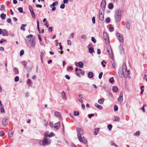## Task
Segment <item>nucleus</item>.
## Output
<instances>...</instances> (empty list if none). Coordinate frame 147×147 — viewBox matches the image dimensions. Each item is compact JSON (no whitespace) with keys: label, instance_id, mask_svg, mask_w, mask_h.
<instances>
[{"label":"nucleus","instance_id":"f257e3e1","mask_svg":"<svg viewBox=\"0 0 147 147\" xmlns=\"http://www.w3.org/2000/svg\"><path fill=\"white\" fill-rule=\"evenodd\" d=\"M78 137L80 141L83 142L85 144L87 143V142L86 139H84L83 136V132L82 130L80 128L77 129Z\"/></svg>","mask_w":147,"mask_h":147},{"label":"nucleus","instance_id":"f03ea898","mask_svg":"<svg viewBox=\"0 0 147 147\" xmlns=\"http://www.w3.org/2000/svg\"><path fill=\"white\" fill-rule=\"evenodd\" d=\"M39 144L42 146H47L51 143V140L50 138L47 137H44L43 140H40Z\"/></svg>","mask_w":147,"mask_h":147},{"label":"nucleus","instance_id":"7ed1b4c3","mask_svg":"<svg viewBox=\"0 0 147 147\" xmlns=\"http://www.w3.org/2000/svg\"><path fill=\"white\" fill-rule=\"evenodd\" d=\"M121 11L119 9L115 11L114 15L115 20L117 22L119 21L121 19Z\"/></svg>","mask_w":147,"mask_h":147},{"label":"nucleus","instance_id":"20e7f679","mask_svg":"<svg viewBox=\"0 0 147 147\" xmlns=\"http://www.w3.org/2000/svg\"><path fill=\"white\" fill-rule=\"evenodd\" d=\"M123 71L124 77L125 78H127L130 74L129 71L127 70V67L125 64H123Z\"/></svg>","mask_w":147,"mask_h":147},{"label":"nucleus","instance_id":"39448f33","mask_svg":"<svg viewBox=\"0 0 147 147\" xmlns=\"http://www.w3.org/2000/svg\"><path fill=\"white\" fill-rule=\"evenodd\" d=\"M103 36L105 40L106 44L109 45V38L107 34L105 32H104L103 33Z\"/></svg>","mask_w":147,"mask_h":147},{"label":"nucleus","instance_id":"423d86ee","mask_svg":"<svg viewBox=\"0 0 147 147\" xmlns=\"http://www.w3.org/2000/svg\"><path fill=\"white\" fill-rule=\"evenodd\" d=\"M116 36L117 39L119 40V41L121 42H123L124 40V37L123 35L119 33L116 34Z\"/></svg>","mask_w":147,"mask_h":147},{"label":"nucleus","instance_id":"0eeeda50","mask_svg":"<svg viewBox=\"0 0 147 147\" xmlns=\"http://www.w3.org/2000/svg\"><path fill=\"white\" fill-rule=\"evenodd\" d=\"M8 118L7 117L4 118L2 120V124L4 126H6L8 124Z\"/></svg>","mask_w":147,"mask_h":147},{"label":"nucleus","instance_id":"6e6552de","mask_svg":"<svg viewBox=\"0 0 147 147\" xmlns=\"http://www.w3.org/2000/svg\"><path fill=\"white\" fill-rule=\"evenodd\" d=\"M29 42L30 43V46L34 48L35 46V40L34 38H33L30 39Z\"/></svg>","mask_w":147,"mask_h":147},{"label":"nucleus","instance_id":"1a4fd4ad","mask_svg":"<svg viewBox=\"0 0 147 147\" xmlns=\"http://www.w3.org/2000/svg\"><path fill=\"white\" fill-rule=\"evenodd\" d=\"M107 51L110 55V58L112 59L113 58V52L110 46L108 47L107 48Z\"/></svg>","mask_w":147,"mask_h":147},{"label":"nucleus","instance_id":"9d476101","mask_svg":"<svg viewBox=\"0 0 147 147\" xmlns=\"http://www.w3.org/2000/svg\"><path fill=\"white\" fill-rule=\"evenodd\" d=\"M106 6V3L105 0H102L100 4V7L104 11L105 10Z\"/></svg>","mask_w":147,"mask_h":147},{"label":"nucleus","instance_id":"9b49d317","mask_svg":"<svg viewBox=\"0 0 147 147\" xmlns=\"http://www.w3.org/2000/svg\"><path fill=\"white\" fill-rule=\"evenodd\" d=\"M123 94L122 92H121L118 98V101L120 104H121L123 101Z\"/></svg>","mask_w":147,"mask_h":147},{"label":"nucleus","instance_id":"f8f14e48","mask_svg":"<svg viewBox=\"0 0 147 147\" xmlns=\"http://www.w3.org/2000/svg\"><path fill=\"white\" fill-rule=\"evenodd\" d=\"M2 34L3 36H9L8 32L6 29L2 30Z\"/></svg>","mask_w":147,"mask_h":147},{"label":"nucleus","instance_id":"ddd939ff","mask_svg":"<svg viewBox=\"0 0 147 147\" xmlns=\"http://www.w3.org/2000/svg\"><path fill=\"white\" fill-rule=\"evenodd\" d=\"M119 75L120 77H122L124 76L123 71V68L122 69H120L119 70Z\"/></svg>","mask_w":147,"mask_h":147},{"label":"nucleus","instance_id":"4468645a","mask_svg":"<svg viewBox=\"0 0 147 147\" xmlns=\"http://www.w3.org/2000/svg\"><path fill=\"white\" fill-rule=\"evenodd\" d=\"M99 19L101 21H102L104 19V15L102 12H99Z\"/></svg>","mask_w":147,"mask_h":147},{"label":"nucleus","instance_id":"2eb2a0df","mask_svg":"<svg viewBox=\"0 0 147 147\" xmlns=\"http://www.w3.org/2000/svg\"><path fill=\"white\" fill-rule=\"evenodd\" d=\"M60 123L59 122L55 123L54 125V127L57 129H58L60 127Z\"/></svg>","mask_w":147,"mask_h":147},{"label":"nucleus","instance_id":"dca6fc26","mask_svg":"<svg viewBox=\"0 0 147 147\" xmlns=\"http://www.w3.org/2000/svg\"><path fill=\"white\" fill-rule=\"evenodd\" d=\"M112 3H109L108 4V8L110 9H112L113 8L114 6Z\"/></svg>","mask_w":147,"mask_h":147},{"label":"nucleus","instance_id":"f3484780","mask_svg":"<svg viewBox=\"0 0 147 147\" xmlns=\"http://www.w3.org/2000/svg\"><path fill=\"white\" fill-rule=\"evenodd\" d=\"M95 106L99 109H102L103 108V107L101 105H98L97 103H95Z\"/></svg>","mask_w":147,"mask_h":147},{"label":"nucleus","instance_id":"a211bd4d","mask_svg":"<svg viewBox=\"0 0 147 147\" xmlns=\"http://www.w3.org/2000/svg\"><path fill=\"white\" fill-rule=\"evenodd\" d=\"M58 3L57 1H55L52 4L50 5V7L51 8L52 7H54L55 5H57L58 4Z\"/></svg>","mask_w":147,"mask_h":147},{"label":"nucleus","instance_id":"6ab92c4d","mask_svg":"<svg viewBox=\"0 0 147 147\" xmlns=\"http://www.w3.org/2000/svg\"><path fill=\"white\" fill-rule=\"evenodd\" d=\"M111 65L112 67L115 69L116 67V65L114 61L113 60H112V61H111Z\"/></svg>","mask_w":147,"mask_h":147},{"label":"nucleus","instance_id":"aec40b11","mask_svg":"<svg viewBox=\"0 0 147 147\" xmlns=\"http://www.w3.org/2000/svg\"><path fill=\"white\" fill-rule=\"evenodd\" d=\"M88 76L89 78H92L94 76L92 72H89L88 73Z\"/></svg>","mask_w":147,"mask_h":147},{"label":"nucleus","instance_id":"412c9836","mask_svg":"<svg viewBox=\"0 0 147 147\" xmlns=\"http://www.w3.org/2000/svg\"><path fill=\"white\" fill-rule=\"evenodd\" d=\"M105 99L103 98H101V99H99L98 100V102L99 104L100 105L102 104L104 101Z\"/></svg>","mask_w":147,"mask_h":147},{"label":"nucleus","instance_id":"4be33fe9","mask_svg":"<svg viewBox=\"0 0 147 147\" xmlns=\"http://www.w3.org/2000/svg\"><path fill=\"white\" fill-rule=\"evenodd\" d=\"M13 71L16 75L18 74L19 73V71L18 69V68L16 67H14V68Z\"/></svg>","mask_w":147,"mask_h":147},{"label":"nucleus","instance_id":"5701e85b","mask_svg":"<svg viewBox=\"0 0 147 147\" xmlns=\"http://www.w3.org/2000/svg\"><path fill=\"white\" fill-rule=\"evenodd\" d=\"M55 114L56 116L58 118H60L61 115L60 113L57 111H56L55 113Z\"/></svg>","mask_w":147,"mask_h":147},{"label":"nucleus","instance_id":"b1692460","mask_svg":"<svg viewBox=\"0 0 147 147\" xmlns=\"http://www.w3.org/2000/svg\"><path fill=\"white\" fill-rule=\"evenodd\" d=\"M26 24H22L21 27L20 29L21 30H23V31H25V29L24 28V27H26Z\"/></svg>","mask_w":147,"mask_h":147},{"label":"nucleus","instance_id":"393cba45","mask_svg":"<svg viewBox=\"0 0 147 147\" xmlns=\"http://www.w3.org/2000/svg\"><path fill=\"white\" fill-rule=\"evenodd\" d=\"M126 28L128 29L129 30L130 28V25L129 23L128 22H125Z\"/></svg>","mask_w":147,"mask_h":147},{"label":"nucleus","instance_id":"a878e982","mask_svg":"<svg viewBox=\"0 0 147 147\" xmlns=\"http://www.w3.org/2000/svg\"><path fill=\"white\" fill-rule=\"evenodd\" d=\"M89 53H90L92 54L93 53L94 51V50L93 48L90 47L88 49Z\"/></svg>","mask_w":147,"mask_h":147},{"label":"nucleus","instance_id":"bb28decb","mask_svg":"<svg viewBox=\"0 0 147 147\" xmlns=\"http://www.w3.org/2000/svg\"><path fill=\"white\" fill-rule=\"evenodd\" d=\"M78 64L80 67L81 68L83 67L84 64L82 62L80 61L78 63Z\"/></svg>","mask_w":147,"mask_h":147},{"label":"nucleus","instance_id":"cd10ccee","mask_svg":"<svg viewBox=\"0 0 147 147\" xmlns=\"http://www.w3.org/2000/svg\"><path fill=\"white\" fill-rule=\"evenodd\" d=\"M119 49L120 50V52L121 53H123V48L122 46H121V45H120V46L119 47Z\"/></svg>","mask_w":147,"mask_h":147},{"label":"nucleus","instance_id":"c85d7f7f","mask_svg":"<svg viewBox=\"0 0 147 147\" xmlns=\"http://www.w3.org/2000/svg\"><path fill=\"white\" fill-rule=\"evenodd\" d=\"M112 90L114 92H117L118 90V89L116 86H114L112 87Z\"/></svg>","mask_w":147,"mask_h":147},{"label":"nucleus","instance_id":"c756f323","mask_svg":"<svg viewBox=\"0 0 147 147\" xmlns=\"http://www.w3.org/2000/svg\"><path fill=\"white\" fill-rule=\"evenodd\" d=\"M37 22V29L39 31V33H40V30L39 29V20H36Z\"/></svg>","mask_w":147,"mask_h":147},{"label":"nucleus","instance_id":"7c9ffc66","mask_svg":"<svg viewBox=\"0 0 147 147\" xmlns=\"http://www.w3.org/2000/svg\"><path fill=\"white\" fill-rule=\"evenodd\" d=\"M119 118L118 116H115V120H114V121L118 122L119 121Z\"/></svg>","mask_w":147,"mask_h":147},{"label":"nucleus","instance_id":"2f4dec72","mask_svg":"<svg viewBox=\"0 0 147 147\" xmlns=\"http://www.w3.org/2000/svg\"><path fill=\"white\" fill-rule=\"evenodd\" d=\"M114 82V80L113 77H112L109 79V82L111 84H113Z\"/></svg>","mask_w":147,"mask_h":147},{"label":"nucleus","instance_id":"473e14b6","mask_svg":"<svg viewBox=\"0 0 147 147\" xmlns=\"http://www.w3.org/2000/svg\"><path fill=\"white\" fill-rule=\"evenodd\" d=\"M6 15L3 13H1L0 15V17L2 20H4L6 17Z\"/></svg>","mask_w":147,"mask_h":147},{"label":"nucleus","instance_id":"72a5a7b5","mask_svg":"<svg viewBox=\"0 0 147 147\" xmlns=\"http://www.w3.org/2000/svg\"><path fill=\"white\" fill-rule=\"evenodd\" d=\"M61 95L63 96V99H65L66 98L65 94L64 91L62 92L61 93Z\"/></svg>","mask_w":147,"mask_h":147},{"label":"nucleus","instance_id":"f704fd0d","mask_svg":"<svg viewBox=\"0 0 147 147\" xmlns=\"http://www.w3.org/2000/svg\"><path fill=\"white\" fill-rule=\"evenodd\" d=\"M79 114V113L78 111L76 112V111H74V115L75 116H78Z\"/></svg>","mask_w":147,"mask_h":147},{"label":"nucleus","instance_id":"c9c22d12","mask_svg":"<svg viewBox=\"0 0 147 147\" xmlns=\"http://www.w3.org/2000/svg\"><path fill=\"white\" fill-rule=\"evenodd\" d=\"M55 136V134H53V132H51L48 135V137L51 138L53 136Z\"/></svg>","mask_w":147,"mask_h":147},{"label":"nucleus","instance_id":"e433bc0d","mask_svg":"<svg viewBox=\"0 0 147 147\" xmlns=\"http://www.w3.org/2000/svg\"><path fill=\"white\" fill-rule=\"evenodd\" d=\"M140 132L139 131H137L134 134V135L136 136H138L140 135Z\"/></svg>","mask_w":147,"mask_h":147},{"label":"nucleus","instance_id":"4c0bfd02","mask_svg":"<svg viewBox=\"0 0 147 147\" xmlns=\"http://www.w3.org/2000/svg\"><path fill=\"white\" fill-rule=\"evenodd\" d=\"M110 19L109 18H107L105 20V22L107 23H109L110 22Z\"/></svg>","mask_w":147,"mask_h":147},{"label":"nucleus","instance_id":"58836bf2","mask_svg":"<svg viewBox=\"0 0 147 147\" xmlns=\"http://www.w3.org/2000/svg\"><path fill=\"white\" fill-rule=\"evenodd\" d=\"M30 12L31 13V14L32 17L34 18H35V14L34 13V11H32Z\"/></svg>","mask_w":147,"mask_h":147},{"label":"nucleus","instance_id":"ea45409f","mask_svg":"<svg viewBox=\"0 0 147 147\" xmlns=\"http://www.w3.org/2000/svg\"><path fill=\"white\" fill-rule=\"evenodd\" d=\"M43 54H44V53H43V51H41L40 52V57L41 59V60L42 61V59L43 57Z\"/></svg>","mask_w":147,"mask_h":147},{"label":"nucleus","instance_id":"a19ab883","mask_svg":"<svg viewBox=\"0 0 147 147\" xmlns=\"http://www.w3.org/2000/svg\"><path fill=\"white\" fill-rule=\"evenodd\" d=\"M81 38L82 39L84 40H86V36L84 35H82L81 36Z\"/></svg>","mask_w":147,"mask_h":147},{"label":"nucleus","instance_id":"79ce46f5","mask_svg":"<svg viewBox=\"0 0 147 147\" xmlns=\"http://www.w3.org/2000/svg\"><path fill=\"white\" fill-rule=\"evenodd\" d=\"M65 6V5L64 4H61L60 5V8L61 9H63L64 8Z\"/></svg>","mask_w":147,"mask_h":147},{"label":"nucleus","instance_id":"37998d69","mask_svg":"<svg viewBox=\"0 0 147 147\" xmlns=\"http://www.w3.org/2000/svg\"><path fill=\"white\" fill-rule=\"evenodd\" d=\"M19 77L18 76H17L15 77L14 81L15 82H17L19 81Z\"/></svg>","mask_w":147,"mask_h":147},{"label":"nucleus","instance_id":"c03bdc74","mask_svg":"<svg viewBox=\"0 0 147 147\" xmlns=\"http://www.w3.org/2000/svg\"><path fill=\"white\" fill-rule=\"evenodd\" d=\"M13 135V133L11 131L10 132H9L8 133V136L9 138H11Z\"/></svg>","mask_w":147,"mask_h":147},{"label":"nucleus","instance_id":"a18cd8bd","mask_svg":"<svg viewBox=\"0 0 147 147\" xmlns=\"http://www.w3.org/2000/svg\"><path fill=\"white\" fill-rule=\"evenodd\" d=\"M91 40L94 43H95L96 42V40L95 38L93 37H92L91 38Z\"/></svg>","mask_w":147,"mask_h":147},{"label":"nucleus","instance_id":"49530a36","mask_svg":"<svg viewBox=\"0 0 147 147\" xmlns=\"http://www.w3.org/2000/svg\"><path fill=\"white\" fill-rule=\"evenodd\" d=\"M33 35L32 34H30V35H28V36H26V38H30V39L31 38H32V37H33Z\"/></svg>","mask_w":147,"mask_h":147},{"label":"nucleus","instance_id":"de8ad7c7","mask_svg":"<svg viewBox=\"0 0 147 147\" xmlns=\"http://www.w3.org/2000/svg\"><path fill=\"white\" fill-rule=\"evenodd\" d=\"M114 110L115 111H117L118 110V107L116 105H115L114 107Z\"/></svg>","mask_w":147,"mask_h":147},{"label":"nucleus","instance_id":"09e8293b","mask_svg":"<svg viewBox=\"0 0 147 147\" xmlns=\"http://www.w3.org/2000/svg\"><path fill=\"white\" fill-rule=\"evenodd\" d=\"M18 10L20 13L23 12V8L22 7H20L18 8Z\"/></svg>","mask_w":147,"mask_h":147},{"label":"nucleus","instance_id":"8fccbe9b","mask_svg":"<svg viewBox=\"0 0 147 147\" xmlns=\"http://www.w3.org/2000/svg\"><path fill=\"white\" fill-rule=\"evenodd\" d=\"M5 134V133L3 131H0V136L1 137L3 136Z\"/></svg>","mask_w":147,"mask_h":147},{"label":"nucleus","instance_id":"3c124183","mask_svg":"<svg viewBox=\"0 0 147 147\" xmlns=\"http://www.w3.org/2000/svg\"><path fill=\"white\" fill-rule=\"evenodd\" d=\"M104 63H106V62H105L104 60L102 61L101 62V64L102 65V66L103 67H105V65L104 64Z\"/></svg>","mask_w":147,"mask_h":147},{"label":"nucleus","instance_id":"603ef678","mask_svg":"<svg viewBox=\"0 0 147 147\" xmlns=\"http://www.w3.org/2000/svg\"><path fill=\"white\" fill-rule=\"evenodd\" d=\"M102 74H103V73L102 72H100V74H99V76H98V78L99 79H101V78L102 77Z\"/></svg>","mask_w":147,"mask_h":147},{"label":"nucleus","instance_id":"864d4df0","mask_svg":"<svg viewBox=\"0 0 147 147\" xmlns=\"http://www.w3.org/2000/svg\"><path fill=\"white\" fill-rule=\"evenodd\" d=\"M111 144L112 146H114L115 147H116L117 146V145H116V144H115V143L113 141L111 142Z\"/></svg>","mask_w":147,"mask_h":147},{"label":"nucleus","instance_id":"5fc2aeb1","mask_svg":"<svg viewBox=\"0 0 147 147\" xmlns=\"http://www.w3.org/2000/svg\"><path fill=\"white\" fill-rule=\"evenodd\" d=\"M1 110V113H3L5 112V110L4 109V107H2L0 108Z\"/></svg>","mask_w":147,"mask_h":147},{"label":"nucleus","instance_id":"6e6d98bb","mask_svg":"<svg viewBox=\"0 0 147 147\" xmlns=\"http://www.w3.org/2000/svg\"><path fill=\"white\" fill-rule=\"evenodd\" d=\"M1 7L3 9H0V10L3 11V10H4L5 8V6L4 5H1Z\"/></svg>","mask_w":147,"mask_h":147},{"label":"nucleus","instance_id":"4d7b16f0","mask_svg":"<svg viewBox=\"0 0 147 147\" xmlns=\"http://www.w3.org/2000/svg\"><path fill=\"white\" fill-rule=\"evenodd\" d=\"M6 42V40L5 39H2L1 40H0V43L1 44L3 42Z\"/></svg>","mask_w":147,"mask_h":147},{"label":"nucleus","instance_id":"13d9d810","mask_svg":"<svg viewBox=\"0 0 147 147\" xmlns=\"http://www.w3.org/2000/svg\"><path fill=\"white\" fill-rule=\"evenodd\" d=\"M92 22L93 24H94L95 23V18L94 17H93L92 18Z\"/></svg>","mask_w":147,"mask_h":147},{"label":"nucleus","instance_id":"bf43d9fd","mask_svg":"<svg viewBox=\"0 0 147 147\" xmlns=\"http://www.w3.org/2000/svg\"><path fill=\"white\" fill-rule=\"evenodd\" d=\"M112 127V126L111 125H109L107 126V128L109 130H111V129Z\"/></svg>","mask_w":147,"mask_h":147},{"label":"nucleus","instance_id":"052dcab7","mask_svg":"<svg viewBox=\"0 0 147 147\" xmlns=\"http://www.w3.org/2000/svg\"><path fill=\"white\" fill-rule=\"evenodd\" d=\"M24 53V51L23 50H21L20 53V55L22 56L23 55Z\"/></svg>","mask_w":147,"mask_h":147},{"label":"nucleus","instance_id":"680f3d73","mask_svg":"<svg viewBox=\"0 0 147 147\" xmlns=\"http://www.w3.org/2000/svg\"><path fill=\"white\" fill-rule=\"evenodd\" d=\"M29 9L30 12L33 11L32 9V7L31 5H30L29 7Z\"/></svg>","mask_w":147,"mask_h":147},{"label":"nucleus","instance_id":"e2e57ef3","mask_svg":"<svg viewBox=\"0 0 147 147\" xmlns=\"http://www.w3.org/2000/svg\"><path fill=\"white\" fill-rule=\"evenodd\" d=\"M48 134H49V132H48L47 131L46 132V133L45 134V137H48Z\"/></svg>","mask_w":147,"mask_h":147},{"label":"nucleus","instance_id":"0e129e2a","mask_svg":"<svg viewBox=\"0 0 147 147\" xmlns=\"http://www.w3.org/2000/svg\"><path fill=\"white\" fill-rule=\"evenodd\" d=\"M36 7H37L41 8L42 7V6L40 5L36 4Z\"/></svg>","mask_w":147,"mask_h":147},{"label":"nucleus","instance_id":"69168bd1","mask_svg":"<svg viewBox=\"0 0 147 147\" xmlns=\"http://www.w3.org/2000/svg\"><path fill=\"white\" fill-rule=\"evenodd\" d=\"M27 83V84H28L29 85H30L31 84V82L30 81V79H28Z\"/></svg>","mask_w":147,"mask_h":147},{"label":"nucleus","instance_id":"338daca9","mask_svg":"<svg viewBox=\"0 0 147 147\" xmlns=\"http://www.w3.org/2000/svg\"><path fill=\"white\" fill-rule=\"evenodd\" d=\"M65 77L67 80H69L70 79V77L68 75H65Z\"/></svg>","mask_w":147,"mask_h":147},{"label":"nucleus","instance_id":"774afa93","mask_svg":"<svg viewBox=\"0 0 147 147\" xmlns=\"http://www.w3.org/2000/svg\"><path fill=\"white\" fill-rule=\"evenodd\" d=\"M69 1L68 0H63V2L65 4H66Z\"/></svg>","mask_w":147,"mask_h":147}]
</instances>
